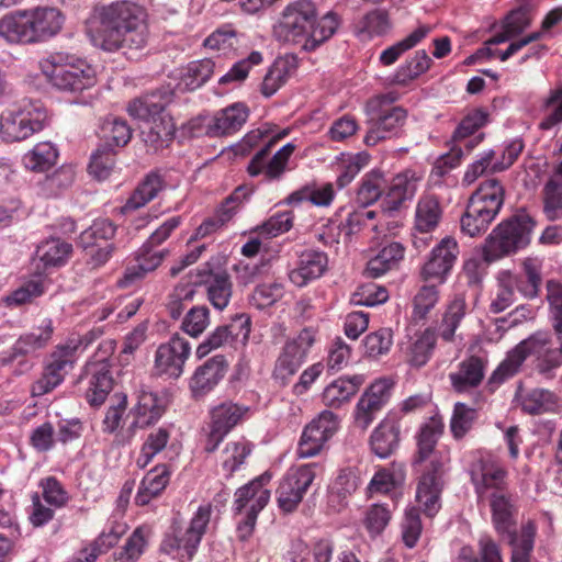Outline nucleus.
<instances>
[{
    "instance_id": "obj_1",
    "label": "nucleus",
    "mask_w": 562,
    "mask_h": 562,
    "mask_svg": "<svg viewBox=\"0 0 562 562\" xmlns=\"http://www.w3.org/2000/svg\"><path fill=\"white\" fill-rule=\"evenodd\" d=\"M470 475L479 499H490L496 531L508 538L512 546V562H529L536 527L528 521L522 526L520 533H517V509L507 491V471L495 461L481 458L472 463Z\"/></svg>"
},
{
    "instance_id": "obj_2",
    "label": "nucleus",
    "mask_w": 562,
    "mask_h": 562,
    "mask_svg": "<svg viewBox=\"0 0 562 562\" xmlns=\"http://www.w3.org/2000/svg\"><path fill=\"white\" fill-rule=\"evenodd\" d=\"M547 300L550 306L552 327L557 336L554 346L548 333L538 331L516 345L507 352L488 379L490 385H498L518 373L528 356H536V370L547 379L562 366V284L554 280L547 282Z\"/></svg>"
},
{
    "instance_id": "obj_3",
    "label": "nucleus",
    "mask_w": 562,
    "mask_h": 562,
    "mask_svg": "<svg viewBox=\"0 0 562 562\" xmlns=\"http://www.w3.org/2000/svg\"><path fill=\"white\" fill-rule=\"evenodd\" d=\"M88 30L93 44L110 53L140 50L149 35L144 9L127 0L94 5Z\"/></svg>"
},
{
    "instance_id": "obj_4",
    "label": "nucleus",
    "mask_w": 562,
    "mask_h": 562,
    "mask_svg": "<svg viewBox=\"0 0 562 562\" xmlns=\"http://www.w3.org/2000/svg\"><path fill=\"white\" fill-rule=\"evenodd\" d=\"M340 24L339 16L328 11L318 19V7L312 0H295L288 3L273 25V35L279 42L303 44L307 52L315 50L328 41Z\"/></svg>"
},
{
    "instance_id": "obj_5",
    "label": "nucleus",
    "mask_w": 562,
    "mask_h": 562,
    "mask_svg": "<svg viewBox=\"0 0 562 562\" xmlns=\"http://www.w3.org/2000/svg\"><path fill=\"white\" fill-rule=\"evenodd\" d=\"M443 424L430 418L419 430L417 436L416 463L430 459L429 468L422 475L416 491L417 502L424 507L427 516L432 517L440 508V494L443 486L442 475L448 456L435 449L442 434Z\"/></svg>"
},
{
    "instance_id": "obj_6",
    "label": "nucleus",
    "mask_w": 562,
    "mask_h": 562,
    "mask_svg": "<svg viewBox=\"0 0 562 562\" xmlns=\"http://www.w3.org/2000/svg\"><path fill=\"white\" fill-rule=\"evenodd\" d=\"M175 92L170 87H161L151 93L137 98L128 103L131 116L145 121L142 138L148 150L157 153L168 147L175 135V124L164 111L173 100Z\"/></svg>"
},
{
    "instance_id": "obj_7",
    "label": "nucleus",
    "mask_w": 562,
    "mask_h": 562,
    "mask_svg": "<svg viewBox=\"0 0 562 562\" xmlns=\"http://www.w3.org/2000/svg\"><path fill=\"white\" fill-rule=\"evenodd\" d=\"M504 203V188L497 179L482 182L470 196L461 216V232L469 237L484 234Z\"/></svg>"
},
{
    "instance_id": "obj_8",
    "label": "nucleus",
    "mask_w": 562,
    "mask_h": 562,
    "mask_svg": "<svg viewBox=\"0 0 562 562\" xmlns=\"http://www.w3.org/2000/svg\"><path fill=\"white\" fill-rule=\"evenodd\" d=\"M535 225L536 222L526 211H519L499 223L485 239L484 260L492 262L527 247Z\"/></svg>"
},
{
    "instance_id": "obj_9",
    "label": "nucleus",
    "mask_w": 562,
    "mask_h": 562,
    "mask_svg": "<svg viewBox=\"0 0 562 562\" xmlns=\"http://www.w3.org/2000/svg\"><path fill=\"white\" fill-rule=\"evenodd\" d=\"M394 93L372 98L366 105L368 114V132L364 143L374 146L379 142L396 136L404 125L407 112L401 106H394Z\"/></svg>"
},
{
    "instance_id": "obj_10",
    "label": "nucleus",
    "mask_w": 562,
    "mask_h": 562,
    "mask_svg": "<svg viewBox=\"0 0 562 562\" xmlns=\"http://www.w3.org/2000/svg\"><path fill=\"white\" fill-rule=\"evenodd\" d=\"M487 122V113L481 109L469 113L457 126L452 135V146L449 153L440 156L435 165L438 176H445L450 169L458 166L464 155L471 153L484 137L483 133L474 135Z\"/></svg>"
},
{
    "instance_id": "obj_11",
    "label": "nucleus",
    "mask_w": 562,
    "mask_h": 562,
    "mask_svg": "<svg viewBox=\"0 0 562 562\" xmlns=\"http://www.w3.org/2000/svg\"><path fill=\"white\" fill-rule=\"evenodd\" d=\"M114 350L113 341L109 340L101 345L99 351L87 362L81 380L88 381L86 398L92 406H100L104 403L109 393L113 389V378L111 374L110 355Z\"/></svg>"
},
{
    "instance_id": "obj_12",
    "label": "nucleus",
    "mask_w": 562,
    "mask_h": 562,
    "mask_svg": "<svg viewBox=\"0 0 562 562\" xmlns=\"http://www.w3.org/2000/svg\"><path fill=\"white\" fill-rule=\"evenodd\" d=\"M78 348L79 344L76 341H67L55 348L45 362L42 375L32 384V396H43L64 381L66 374L74 368Z\"/></svg>"
},
{
    "instance_id": "obj_13",
    "label": "nucleus",
    "mask_w": 562,
    "mask_h": 562,
    "mask_svg": "<svg viewBox=\"0 0 562 562\" xmlns=\"http://www.w3.org/2000/svg\"><path fill=\"white\" fill-rule=\"evenodd\" d=\"M46 112L37 104L29 102L23 106L2 113V138L5 142H20L43 130Z\"/></svg>"
},
{
    "instance_id": "obj_14",
    "label": "nucleus",
    "mask_w": 562,
    "mask_h": 562,
    "mask_svg": "<svg viewBox=\"0 0 562 562\" xmlns=\"http://www.w3.org/2000/svg\"><path fill=\"white\" fill-rule=\"evenodd\" d=\"M316 340V330L312 327L303 328L295 337L289 338L276 361L273 376L285 384L305 363L307 355Z\"/></svg>"
},
{
    "instance_id": "obj_15",
    "label": "nucleus",
    "mask_w": 562,
    "mask_h": 562,
    "mask_svg": "<svg viewBox=\"0 0 562 562\" xmlns=\"http://www.w3.org/2000/svg\"><path fill=\"white\" fill-rule=\"evenodd\" d=\"M270 476L262 475L245 486L238 488L235 493V512L240 514L247 508L246 517L238 522V530L240 538L246 539L256 525L258 513L268 504L270 498V491L263 488L266 482Z\"/></svg>"
},
{
    "instance_id": "obj_16",
    "label": "nucleus",
    "mask_w": 562,
    "mask_h": 562,
    "mask_svg": "<svg viewBox=\"0 0 562 562\" xmlns=\"http://www.w3.org/2000/svg\"><path fill=\"white\" fill-rule=\"evenodd\" d=\"M52 71L48 74L50 82L59 90L81 92L95 85V71L87 63L79 60L76 64L64 63L60 54L50 57Z\"/></svg>"
},
{
    "instance_id": "obj_17",
    "label": "nucleus",
    "mask_w": 562,
    "mask_h": 562,
    "mask_svg": "<svg viewBox=\"0 0 562 562\" xmlns=\"http://www.w3.org/2000/svg\"><path fill=\"white\" fill-rule=\"evenodd\" d=\"M53 331L52 319H44L41 326L31 333L21 335L10 349L0 353V364L9 366L19 360L20 373L29 371L32 364L25 359V356L45 348L52 339Z\"/></svg>"
},
{
    "instance_id": "obj_18",
    "label": "nucleus",
    "mask_w": 562,
    "mask_h": 562,
    "mask_svg": "<svg viewBox=\"0 0 562 562\" xmlns=\"http://www.w3.org/2000/svg\"><path fill=\"white\" fill-rule=\"evenodd\" d=\"M317 463H308L292 469L281 481L278 490V504L284 513H292L302 502L304 494L316 476Z\"/></svg>"
},
{
    "instance_id": "obj_19",
    "label": "nucleus",
    "mask_w": 562,
    "mask_h": 562,
    "mask_svg": "<svg viewBox=\"0 0 562 562\" xmlns=\"http://www.w3.org/2000/svg\"><path fill=\"white\" fill-rule=\"evenodd\" d=\"M393 383L389 379L373 382L360 396L355 411L353 424L361 431L368 430L389 402Z\"/></svg>"
},
{
    "instance_id": "obj_20",
    "label": "nucleus",
    "mask_w": 562,
    "mask_h": 562,
    "mask_svg": "<svg viewBox=\"0 0 562 562\" xmlns=\"http://www.w3.org/2000/svg\"><path fill=\"white\" fill-rule=\"evenodd\" d=\"M191 355L190 342L178 334L167 342L159 345L155 353L154 370L159 376L179 379L184 369V363Z\"/></svg>"
},
{
    "instance_id": "obj_21",
    "label": "nucleus",
    "mask_w": 562,
    "mask_h": 562,
    "mask_svg": "<svg viewBox=\"0 0 562 562\" xmlns=\"http://www.w3.org/2000/svg\"><path fill=\"white\" fill-rule=\"evenodd\" d=\"M279 136L271 137L268 143L256 153L248 165V172L251 177L263 175L267 181L278 180L284 173L288 161L294 153L295 146L291 143L282 146L270 159L268 156Z\"/></svg>"
},
{
    "instance_id": "obj_22",
    "label": "nucleus",
    "mask_w": 562,
    "mask_h": 562,
    "mask_svg": "<svg viewBox=\"0 0 562 562\" xmlns=\"http://www.w3.org/2000/svg\"><path fill=\"white\" fill-rule=\"evenodd\" d=\"M337 429V416L329 411L322 412L316 419H313L304 428L297 447V456L300 458H311L318 454L325 442L333 437Z\"/></svg>"
},
{
    "instance_id": "obj_23",
    "label": "nucleus",
    "mask_w": 562,
    "mask_h": 562,
    "mask_svg": "<svg viewBox=\"0 0 562 562\" xmlns=\"http://www.w3.org/2000/svg\"><path fill=\"white\" fill-rule=\"evenodd\" d=\"M248 407L233 402H225L211 411V425L205 450L213 452L224 437L243 419Z\"/></svg>"
},
{
    "instance_id": "obj_24",
    "label": "nucleus",
    "mask_w": 562,
    "mask_h": 562,
    "mask_svg": "<svg viewBox=\"0 0 562 562\" xmlns=\"http://www.w3.org/2000/svg\"><path fill=\"white\" fill-rule=\"evenodd\" d=\"M211 518L210 506H201L190 521V526L183 533H177L170 540L168 546L177 550V554L182 561H190L194 557L198 547Z\"/></svg>"
},
{
    "instance_id": "obj_25",
    "label": "nucleus",
    "mask_w": 562,
    "mask_h": 562,
    "mask_svg": "<svg viewBox=\"0 0 562 562\" xmlns=\"http://www.w3.org/2000/svg\"><path fill=\"white\" fill-rule=\"evenodd\" d=\"M250 317L236 315L229 324L217 326L196 348V356L203 358L212 350L223 347L235 339L247 340L250 333Z\"/></svg>"
},
{
    "instance_id": "obj_26",
    "label": "nucleus",
    "mask_w": 562,
    "mask_h": 562,
    "mask_svg": "<svg viewBox=\"0 0 562 562\" xmlns=\"http://www.w3.org/2000/svg\"><path fill=\"white\" fill-rule=\"evenodd\" d=\"M252 192L246 186L237 187L218 206L212 217L206 218L196 229L198 237H205L227 224Z\"/></svg>"
},
{
    "instance_id": "obj_27",
    "label": "nucleus",
    "mask_w": 562,
    "mask_h": 562,
    "mask_svg": "<svg viewBox=\"0 0 562 562\" xmlns=\"http://www.w3.org/2000/svg\"><path fill=\"white\" fill-rule=\"evenodd\" d=\"M227 369L228 362L222 355H216L198 367L190 379V390L193 396H203L212 391L225 376Z\"/></svg>"
},
{
    "instance_id": "obj_28",
    "label": "nucleus",
    "mask_w": 562,
    "mask_h": 562,
    "mask_svg": "<svg viewBox=\"0 0 562 562\" xmlns=\"http://www.w3.org/2000/svg\"><path fill=\"white\" fill-rule=\"evenodd\" d=\"M248 116L249 109L245 103H233L214 114L206 125L205 133L211 137L232 135L243 127Z\"/></svg>"
},
{
    "instance_id": "obj_29",
    "label": "nucleus",
    "mask_w": 562,
    "mask_h": 562,
    "mask_svg": "<svg viewBox=\"0 0 562 562\" xmlns=\"http://www.w3.org/2000/svg\"><path fill=\"white\" fill-rule=\"evenodd\" d=\"M165 411L164 400L158 394L150 391H140L137 404L133 408L134 420L127 429V439L135 435L137 428H146L157 423Z\"/></svg>"
},
{
    "instance_id": "obj_30",
    "label": "nucleus",
    "mask_w": 562,
    "mask_h": 562,
    "mask_svg": "<svg viewBox=\"0 0 562 562\" xmlns=\"http://www.w3.org/2000/svg\"><path fill=\"white\" fill-rule=\"evenodd\" d=\"M457 254V241L450 237L443 238L440 244L432 249L430 259L424 265L422 270L423 278L426 281L436 279L441 283L443 277L452 268Z\"/></svg>"
},
{
    "instance_id": "obj_31",
    "label": "nucleus",
    "mask_w": 562,
    "mask_h": 562,
    "mask_svg": "<svg viewBox=\"0 0 562 562\" xmlns=\"http://www.w3.org/2000/svg\"><path fill=\"white\" fill-rule=\"evenodd\" d=\"M422 177L413 170H405L392 178L389 183L383 203L387 211H397L407 200H412L417 192Z\"/></svg>"
},
{
    "instance_id": "obj_32",
    "label": "nucleus",
    "mask_w": 562,
    "mask_h": 562,
    "mask_svg": "<svg viewBox=\"0 0 562 562\" xmlns=\"http://www.w3.org/2000/svg\"><path fill=\"white\" fill-rule=\"evenodd\" d=\"M29 10H19L0 19V37L9 44L34 43Z\"/></svg>"
},
{
    "instance_id": "obj_33",
    "label": "nucleus",
    "mask_w": 562,
    "mask_h": 562,
    "mask_svg": "<svg viewBox=\"0 0 562 562\" xmlns=\"http://www.w3.org/2000/svg\"><path fill=\"white\" fill-rule=\"evenodd\" d=\"M328 259L325 252L305 250L301 254L297 267L289 274L291 282L304 286L307 282L319 278L327 269Z\"/></svg>"
},
{
    "instance_id": "obj_34",
    "label": "nucleus",
    "mask_w": 562,
    "mask_h": 562,
    "mask_svg": "<svg viewBox=\"0 0 562 562\" xmlns=\"http://www.w3.org/2000/svg\"><path fill=\"white\" fill-rule=\"evenodd\" d=\"M485 363L479 357L464 359L458 370L449 374L452 389L457 393H465L477 387L484 379Z\"/></svg>"
},
{
    "instance_id": "obj_35",
    "label": "nucleus",
    "mask_w": 562,
    "mask_h": 562,
    "mask_svg": "<svg viewBox=\"0 0 562 562\" xmlns=\"http://www.w3.org/2000/svg\"><path fill=\"white\" fill-rule=\"evenodd\" d=\"M34 43L56 35L63 27L64 16L56 8H36L29 10Z\"/></svg>"
},
{
    "instance_id": "obj_36",
    "label": "nucleus",
    "mask_w": 562,
    "mask_h": 562,
    "mask_svg": "<svg viewBox=\"0 0 562 562\" xmlns=\"http://www.w3.org/2000/svg\"><path fill=\"white\" fill-rule=\"evenodd\" d=\"M363 383L364 376L362 374L339 378L323 391V403L328 407L338 408L349 402Z\"/></svg>"
},
{
    "instance_id": "obj_37",
    "label": "nucleus",
    "mask_w": 562,
    "mask_h": 562,
    "mask_svg": "<svg viewBox=\"0 0 562 562\" xmlns=\"http://www.w3.org/2000/svg\"><path fill=\"white\" fill-rule=\"evenodd\" d=\"M400 426L392 418H384L370 437L372 452L379 458L390 457L398 447Z\"/></svg>"
},
{
    "instance_id": "obj_38",
    "label": "nucleus",
    "mask_w": 562,
    "mask_h": 562,
    "mask_svg": "<svg viewBox=\"0 0 562 562\" xmlns=\"http://www.w3.org/2000/svg\"><path fill=\"white\" fill-rule=\"evenodd\" d=\"M507 279L513 282L512 285L526 299H535L539 294L541 285V273L536 260L527 258L521 263V271L519 273H512L503 271Z\"/></svg>"
},
{
    "instance_id": "obj_39",
    "label": "nucleus",
    "mask_w": 562,
    "mask_h": 562,
    "mask_svg": "<svg viewBox=\"0 0 562 562\" xmlns=\"http://www.w3.org/2000/svg\"><path fill=\"white\" fill-rule=\"evenodd\" d=\"M296 58L291 55L278 57L269 67L261 83V93L269 98L273 95L296 70Z\"/></svg>"
},
{
    "instance_id": "obj_40",
    "label": "nucleus",
    "mask_w": 562,
    "mask_h": 562,
    "mask_svg": "<svg viewBox=\"0 0 562 562\" xmlns=\"http://www.w3.org/2000/svg\"><path fill=\"white\" fill-rule=\"evenodd\" d=\"M170 479V471L166 464L150 470L142 480L135 502L139 506L147 505L153 498L159 496L166 488Z\"/></svg>"
},
{
    "instance_id": "obj_41",
    "label": "nucleus",
    "mask_w": 562,
    "mask_h": 562,
    "mask_svg": "<svg viewBox=\"0 0 562 562\" xmlns=\"http://www.w3.org/2000/svg\"><path fill=\"white\" fill-rule=\"evenodd\" d=\"M442 218V207L435 195L419 199L415 211V229L419 233H431Z\"/></svg>"
},
{
    "instance_id": "obj_42",
    "label": "nucleus",
    "mask_w": 562,
    "mask_h": 562,
    "mask_svg": "<svg viewBox=\"0 0 562 562\" xmlns=\"http://www.w3.org/2000/svg\"><path fill=\"white\" fill-rule=\"evenodd\" d=\"M165 187V181L158 171L149 172L134 190L124 205L125 211H135L154 200Z\"/></svg>"
},
{
    "instance_id": "obj_43",
    "label": "nucleus",
    "mask_w": 562,
    "mask_h": 562,
    "mask_svg": "<svg viewBox=\"0 0 562 562\" xmlns=\"http://www.w3.org/2000/svg\"><path fill=\"white\" fill-rule=\"evenodd\" d=\"M404 257V247L400 243H390L384 246L367 263V273L369 277L379 278L389 270L397 266Z\"/></svg>"
},
{
    "instance_id": "obj_44",
    "label": "nucleus",
    "mask_w": 562,
    "mask_h": 562,
    "mask_svg": "<svg viewBox=\"0 0 562 562\" xmlns=\"http://www.w3.org/2000/svg\"><path fill=\"white\" fill-rule=\"evenodd\" d=\"M71 251V244L60 238H49L37 246L35 255L44 268H48L65 265Z\"/></svg>"
},
{
    "instance_id": "obj_45",
    "label": "nucleus",
    "mask_w": 562,
    "mask_h": 562,
    "mask_svg": "<svg viewBox=\"0 0 562 562\" xmlns=\"http://www.w3.org/2000/svg\"><path fill=\"white\" fill-rule=\"evenodd\" d=\"M431 31L428 25H420L406 37L381 52L379 60L383 66L395 64L407 50L417 46Z\"/></svg>"
},
{
    "instance_id": "obj_46",
    "label": "nucleus",
    "mask_w": 562,
    "mask_h": 562,
    "mask_svg": "<svg viewBox=\"0 0 562 562\" xmlns=\"http://www.w3.org/2000/svg\"><path fill=\"white\" fill-rule=\"evenodd\" d=\"M215 71V63L211 58L191 61L182 74L178 88L193 91L204 85Z\"/></svg>"
},
{
    "instance_id": "obj_47",
    "label": "nucleus",
    "mask_w": 562,
    "mask_h": 562,
    "mask_svg": "<svg viewBox=\"0 0 562 562\" xmlns=\"http://www.w3.org/2000/svg\"><path fill=\"white\" fill-rule=\"evenodd\" d=\"M432 60L426 50H417L413 57L406 59L395 71L392 82L398 86H406L426 72Z\"/></svg>"
},
{
    "instance_id": "obj_48",
    "label": "nucleus",
    "mask_w": 562,
    "mask_h": 562,
    "mask_svg": "<svg viewBox=\"0 0 562 562\" xmlns=\"http://www.w3.org/2000/svg\"><path fill=\"white\" fill-rule=\"evenodd\" d=\"M207 288V296L215 308H225L232 296V282L227 272L210 273L203 280Z\"/></svg>"
},
{
    "instance_id": "obj_49",
    "label": "nucleus",
    "mask_w": 562,
    "mask_h": 562,
    "mask_svg": "<svg viewBox=\"0 0 562 562\" xmlns=\"http://www.w3.org/2000/svg\"><path fill=\"white\" fill-rule=\"evenodd\" d=\"M467 313V303L462 297H456L446 308L437 330L438 335L448 342L453 341L456 330Z\"/></svg>"
},
{
    "instance_id": "obj_50",
    "label": "nucleus",
    "mask_w": 562,
    "mask_h": 562,
    "mask_svg": "<svg viewBox=\"0 0 562 562\" xmlns=\"http://www.w3.org/2000/svg\"><path fill=\"white\" fill-rule=\"evenodd\" d=\"M58 157L57 149L49 142L38 143L32 150L23 156V165L32 171H45L55 165Z\"/></svg>"
},
{
    "instance_id": "obj_51",
    "label": "nucleus",
    "mask_w": 562,
    "mask_h": 562,
    "mask_svg": "<svg viewBox=\"0 0 562 562\" xmlns=\"http://www.w3.org/2000/svg\"><path fill=\"white\" fill-rule=\"evenodd\" d=\"M386 180L380 170L368 172L361 181L357 191V202L361 206H369L375 203L382 195Z\"/></svg>"
},
{
    "instance_id": "obj_52",
    "label": "nucleus",
    "mask_w": 562,
    "mask_h": 562,
    "mask_svg": "<svg viewBox=\"0 0 562 562\" xmlns=\"http://www.w3.org/2000/svg\"><path fill=\"white\" fill-rule=\"evenodd\" d=\"M156 247L149 246L147 251L145 252V244L139 248L137 252V265L135 267L128 268L125 273V279L130 282L142 278L145 273L155 270L164 260L166 256L165 250H156Z\"/></svg>"
},
{
    "instance_id": "obj_53",
    "label": "nucleus",
    "mask_w": 562,
    "mask_h": 562,
    "mask_svg": "<svg viewBox=\"0 0 562 562\" xmlns=\"http://www.w3.org/2000/svg\"><path fill=\"white\" fill-rule=\"evenodd\" d=\"M543 213L549 221L562 218V180L551 177L542 189Z\"/></svg>"
},
{
    "instance_id": "obj_54",
    "label": "nucleus",
    "mask_w": 562,
    "mask_h": 562,
    "mask_svg": "<svg viewBox=\"0 0 562 562\" xmlns=\"http://www.w3.org/2000/svg\"><path fill=\"white\" fill-rule=\"evenodd\" d=\"M481 560L477 559L471 547H463L460 550L458 562H503L499 546L488 535L479 539Z\"/></svg>"
},
{
    "instance_id": "obj_55",
    "label": "nucleus",
    "mask_w": 562,
    "mask_h": 562,
    "mask_svg": "<svg viewBox=\"0 0 562 562\" xmlns=\"http://www.w3.org/2000/svg\"><path fill=\"white\" fill-rule=\"evenodd\" d=\"M557 402L558 397L553 392L546 389H533L521 397V407L528 414L539 415L553 411Z\"/></svg>"
},
{
    "instance_id": "obj_56",
    "label": "nucleus",
    "mask_w": 562,
    "mask_h": 562,
    "mask_svg": "<svg viewBox=\"0 0 562 562\" xmlns=\"http://www.w3.org/2000/svg\"><path fill=\"white\" fill-rule=\"evenodd\" d=\"M170 439V429L168 427H158L153 429L144 441L140 454L137 458V465L145 468L151 459L161 452Z\"/></svg>"
},
{
    "instance_id": "obj_57",
    "label": "nucleus",
    "mask_w": 562,
    "mask_h": 562,
    "mask_svg": "<svg viewBox=\"0 0 562 562\" xmlns=\"http://www.w3.org/2000/svg\"><path fill=\"white\" fill-rule=\"evenodd\" d=\"M103 145L109 147H123L132 138V128L125 120L119 117L108 119L101 126Z\"/></svg>"
},
{
    "instance_id": "obj_58",
    "label": "nucleus",
    "mask_w": 562,
    "mask_h": 562,
    "mask_svg": "<svg viewBox=\"0 0 562 562\" xmlns=\"http://www.w3.org/2000/svg\"><path fill=\"white\" fill-rule=\"evenodd\" d=\"M116 226L108 218H98L92 225L83 231L79 237V245L85 249L98 246V240H109L115 236Z\"/></svg>"
},
{
    "instance_id": "obj_59",
    "label": "nucleus",
    "mask_w": 562,
    "mask_h": 562,
    "mask_svg": "<svg viewBox=\"0 0 562 562\" xmlns=\"http://www.w3.org/2000/svg\"><path fill=\"white\" fill-rule=\"evenodd\" d=\"M251 452V445L246 440L231 441L226 445L222 456V467L232 475Z\"/></svg>"
},
{
    "instance_id": "obj_60",
    "label": "nucleus",
    "mask_w": 562,
    "mask_h": 562,
    "mask_svg": "<svg viewBox=\"0 0 562 562\" xmlns=\"http://www.w3.org/2000/svg\"><path fill=\"white\" fill-rule=\"evenodd\" d=\"M263 60L262 54L258 50L251 52L247 58H244L235 63L232 68L220 77V85L227 83H239L243 82L247 77L252 66L260 65Z\"/></svg>"
},
{
    "instance_id": "obj_61",
    "label": "nucleus",
    "mask_w": 562,
    "mask_h": 562,
    "mask_svg": "<svg viewBox=\"0 0 562 562\" xmlns=\"http://www.w3.org/2000/svg\"><path fill=\"white\" fill-rule=\"evenodd\" d=\"M114 148L100 145L92 154L89 164L90 173L98 180L106 179L114 167Z\"/></svg>"
},
{
    "instance_id": "obj_62",
    "label": "nucleus",
    "mask_w": 562,
    "mask_h": 562,
    "mask_svg": "<svg viewBox=\"0 0 562 562\" xmlns=\"http://www.w3.org/2000/svg\"><path fill=\"white\" fill-rule=\"evenodd\" d=\"M436 345V335L431 329H426L412 345L409 363L414 367H423L429 360Z\"/></svg>"
},
{
    "instance_id": "obj_63",
    "label": "nucleus",
    "mask_w": 562,
    "mask_h": 562,
    "mask_svg": "<svg viewBox=\"0 0 562 562\" xmlns=\"http://www.w3.org/2000/svg\"><path fill=\"white\" fill-rule=\"evenodd\" d=\"M439 300V292L435 285L422 286L413 301V318L420 321L426 318L428 313L436 306Z\"/></svg>"
},
{
    "instance_id": "obj_64",
    "label": "nucleus",
    "mask_w": 562,
    "mask_h": 562,
    "mask_svg": "<svg viewBox=\"0 0 562 562\" xmlns=\"http://www.w3.org/2000/svg\"><path fill=\"white\" fill-rule=\"evenodd\" d=\"M553 109L541 120L539 127L543 131L551 130L562 122V83L550 91L549 97L543 102V108Z\"/></svg>"
}]
</instances>
